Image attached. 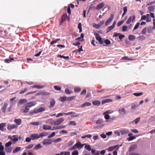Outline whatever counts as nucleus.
Instances as JSON below:
<instances>
[{"mask_svg":"<svg viewBox=\"0 0 155 155\" xmlns=\"http://www.w3.org/2000/svg\"><path fill=\"white\" fill-rule=\"evenodd\" d=\"M114 27L112 25L109 26V27H108L107 32H108L110 31L112 29H113L114 28Z\"/></svg>","mask_w":155,"mask_h":155,"instance_id":"603ef678","label":"nucleus"},{"mask_svg":"<svg viewBox=\"0 0 155 155\" xmlns=\"http://www.w3.org/2000/svg\"><path fill=\"white\" fill-rule=\"evenodd\" d=\"M74 143V142L72 141H69L68 144V147H70Z\"/></svg>","mask_w":155,"mask_h":155,"instance_id":"338daca9","label":"nucleus"},{"mask_svg":"<svg viewBox=\"0 0 155 155\" xmlns=\"http://www.w3.org/2000/svg\"><path fill=\"white\" fill-rule=\"evenodd\" d=\"M77 147L76 146V145H75V144L73 146L69 148V150H71L75 149Z\"/></svg>","mask_w":155,"mask_h":155,"instance_id":"052dcab7","label":"nucleus"},{"mask_svg":"<svg viewBox=\"0 0 155 155\" xmlns=\"http://www.w3.org/2000/svg\"><path fill=\"white\" fill-rule=\"evenodd\" d=\"M92 104L94 105L99 106L101 104V102L97 100H95L92 102Z\"/></svg>","mask_w":155,"mask_h":155,"instance_id":"f3484780","label":"nucleus"},{"mask_svg":"<svg viewBox=\"0 0 155 155\" xmlns=\"http://www.w3.org/2000/svg\"><path fill=\"white\" fill-rule=\"evenodd\" d=\"M6 123H2L0 124V130L2 131L4 130V127L6 125Z\"/></svg>","mask_w":155,"mask_h":155,"instance_id":"a211bd4d","label":"nucleus"},{"mask_svg":"<svg viewBox=\"0 0 155 155\" xmlns=\"http://www.w3.org/2000/svg\"><path fill=\"white\" fill-rule=\"evenodd\" d=\"M124 22V20H122L118 22L117 24V26H120Z\"/></svg>","mask_w":155,"mask_h":155,"instance_id":"680f3d73","label":"nucleus"},{"mask_svg":"<svg viewBox=\"0 0 155 155\" xmlns=\"http://www.w3.org/2000/svg\"><path fill=\"white\" fill-rule=\"evenodd\" d=\"M30 137L31 140H35L39 138V135L37 134H33L30 136Z\"/></svg>","mask_w":155,"mask_h":155,"instance_id":"4468645a","label":"nucleus"},{"mask_svg":"<svg viewBox=\"0 0 155 155\" xmlns=\"http://www.w3.org/2000/svg\"><path fill=\"white\" fill-rule=\"evenodd\" d=\"M143 94L142 92L140 93H134L133 94V95L136 96L138 97L141 96Z\"/></svg>","mask_w":155,"mask_h":155,"instance_id":"f704fd0d","label":"nucleus"},{"mask_svg":"<svg viewBox=\"0 0 155 155\" xmlns=\"http://www.w3.org/2000/svg\"><path fill=\"white\" fill-rule=\"evenodd\" d=\"M35 104V102H31L26 104L25 105L27 107H28L29 108L31 107L34 106Z\"/></svg>","mask_w":155,"mask_h":155,"instance_id":"1a4fd4ad","label":"nucleus"},{"mask_svg":"<svg viewBox=\"0 0 155 155\" xmlns=\"http://www.w3.org/2000/svg\"><path fill=\"white\" fill-rule=\"evenodd\" d=\"M104 3L103 2H102L98 4L96 8V9L97 10H100L104 6Z\"/></svg>","mask_w":155,"mask_h":155,"instance_id":"ddd939ff","label":"nucleus"},{"mask_svg":"<svg viewBox=\"0 0 155 155\" xmlns=\"http://www.w3.org/2000/svg\"><path fill=\"white\" fill-rule=\"evenodd\" d=\"M58 57H60L61 58H64V59L68 60L69 59V58L68 56H65L63 55H58Z\"/></svg>","mask_w":155,"mask_h":155,"instance_id":"4c0bfd02","label":"nucleus"},{"mask_svg":"<svg viewBox=\"0 0 155 155\" xmlns=\"http://www.w3.org/2000/svg\"><path fill=\"white\" fill-rule=\"evenodd\" d=\"M69 125H72L73 126H75L77 125V124L75 123L74 121H70L69 122Z\"/></svg>","mask_w":155,"mask_h":155,"instance_id":"a19ab883","label":"nucleus"},{"mask_svg":"<svg viewBox=\"0 0 155 155\" xmlns=\"http://www.w3.org/2000/svg\"><path fill=\"white\" fill-rule=\"evenodd\" d=\"M67 100V97L65 96L60 97L59 99V100L61 102H63Z\"/></svg>","mask_w":155,"mask_h":155,"instance_id":"6ab92c4d","label":"nucleus"},{"mask_svg":"<svg viewBox=\"0 0 155 155\" xmlns=\"http://www.w3.org/2000/svg\"><path fill=\"white\" fill-rule=\"evenodd\" d=\"M91 103L89 102H85L82 104L81 106L79 107L84 108L86 106H91Z\"/></svg>","mask_w":155,"mask_h":155,"instance_id":"9b49d317","label":"nucleus"},{"mask_svg":"<svg viewBox=\"0 0 155 155\" xmlns=\"http://www.w3.org/2000/svg\"><path fill=\"white\" fill-rule=\"evenodd\" d=\"M136 138V137L135 136H131L129 138H127V139L129 141H130L134 139H135Z\"/></svg>","mask_w":155,"mask_h":155,"instance_id":"37998d69","label":"nucleus"},{"mask_svg":"<svg viewBox=\"0 0 155 155\" xmlns=\"http://www.w3.org/2000/svg\"><path fill=\"white\" fill-rule=\"evenodd\" d=\"M104 42L107 45H110L111 43L110 41L108 39H106Z\"/></svg>","mask_w":155,"mask_h":155,"instance_id":"09e8293b","label":"nucleus"},{"mask_svg":"<svg viewBox=\"0 0 155 155\" xmlns=\"http://www.w3.org/2000/svg\"><path fill=\"white\" fill-rule=\"evenodd\" d=\"M76 96H72L70 97H68L67 98V100L69 101L73 100L75 99Z\"/></svg>","mask_w":155,"mask_h":155,"instance_id":"473e14b6","label":"nucleus"},{"mask_svg":"<svg viewBox=\"0 0 155 155\" xmlns=\"http://www.w3.org/2000/svg\"><path fill=\"white\" fill-rule=\"evenodd\" d=\"M14 60V58H10V59H6L4 61L5 62L9 63L11 62L12 61H13Z\"/></svg>","mask_w":155,"mask_h":155,"instance_id":"412c9836","label":"nucleus"},{"mask_svg":"<svg viewBox=\"0 0 155 155\" xmlns=\"http://www.w3.org/2000/svg\"><path fill=\"white\" fill-rule=\"evenodd\" d=\"M78 28H79V32H81L82 31L81 24V23H79L78 25Z\"/></svg>","mask_w":155,"mask_h":155,"instance_id":"e433bc0d","label":"nucleus"},{"mask_svg":"<svg viewBox=\"0 0 155 155\" xmlns=\"http://www.w3.org/2000/svg\"><path fill=\"white\" fill-rule=\"evenodd\" d=\"M150 14H147L146 15L147 20L146 21L147 22H149L151 21V19L149 18Z\"/></svg>","mask_w":155,"mask_h":155,"instance_id":"2f4dec72","label":"nucleus"},{"mask_svg":"<svg viewBox=\"0 0 155 155\" xmlns=\"http://www.w3.org/2000/svg\"><path fill=\"white\" fill-rule=\"evenodd\" d=\"M122 146V144H120V145H118V144H117V145L114 146V149H116L117 150H118V149H119V148L121 147Z\"/></svg>","mask_w":155,"mask_h":155,"instance_id":"6e6d98bb","label":"nucleus"},{"mask_svg":"<svg viewBox=\"0 0 155 155\" xmlns=\"http://www.w3.org/2000/svg\"><path fill=\"white\" fill-rule=\"evenodd\" d=\"M14 122L16 124L17 126L21 124V120L20 119H16L14 120Z\"/></svg>","mask_w":155,"mask_h":155,"instance_id":"dca6fc26","label":"nucleus"},{"mask_svg":"<svg viewBox=\"0 0 155 155\" xmlns=\"http://www.w3.org/2000/svg\"><path fill=\"white\" fill-rule=\"evenodd\" d=\"M139 106V105L138 104H134V105H132L131 109H135L137 107Z\"/></svg>","mask_w":155,"mask_h":155,"instance_id":"58836bf2","label":"nucleus"},{"mask_svg":"<svg viewBox=\"0 0 155 155\" xmlns=\"http://www.w3.org/2000/svg\"><path fill=\"white\" fill-rule=\"evenodd\" d=\"M53 142V140L50 139H46L43 140V144L47 145L51 144Z\"/></svg>","mask_w":155,"mask_h":155,"instance_id":"f03ea898","label":"nucleus"},{"mask_svg":"<svg viewBox=\"0 0 155 155\" xmlns=\"http://www.w3.org/2000/svg\"><path fill=\"white\" fill-rule=\"evenodd\" d=\"M85 145V148L88 151H90L91 150V146L90 145L88 144H84Z\"/></svg>","mask_w":155,"mask_h":155,"instance_id":"393cba45","label":"nucleus"},{"mask_svg":"<svg viewBox=\"0 0 155 155\" xmlns=\"http://www.w3.org/2000/svg\"><path fill=\"white\" fill-rule=\"evenodd\" d=\"M28 90L27 88H25L22 90L19 93L20 94H22L24 93L25 92H26Z\"/></svg>","mask_w":155,"mask_h":155,"instance_id":"4d7b16f0","label":"nucleus"},{"mask_svg":"<svg viewBox=\"0 0 155 155\" xmlns=\"http://www.w3.org/2000/svg\"><path fill=\"white\" fill-rule=\"evenodd\" d=\"M84 144H85V143L82 144L80 142H78L75 144V145L77 148L81 149L83 147Z\"/></svg>","mask_w":155,"mask_h":155,"instance_id":"f8f14e48","label":"nucleus"},{"mask_svg":"<svg viewBox=\"0 0 155 155\" xmlns=\"http://www.w3.org/2000/svg\"><path fill=\"white\" fill-rule=\"evenodd\" d=\"M43 129L45 130H51V127L49 125H44L43 126Z\"/></svg>","mask_w":155,"mask_h":155,"instance_id":"4be33fe9","label":"nucleus"},{"mask_svg":"<svg viewBox=\"0 0 155 155\" xmlns=\"http://www.w3.org/2000/svg\"><path fill=\"white\" fill-rule=\"evenodd\" d=\"M120 132L122 135H124L128 133L129 132V130L128 129H122L120 130Z\"/></svg>","mask_w":155,"mask_h":155,"instance_id":"9d476101","label":"nucleus"},{"mask_svg":"<svg viewBox=\"0 0 155 155\" xmlns=\"http://www.w3.org/2000/svg\"><path fill=\"white\" fill-rule=\"evenodd\" d=\"M104 118L106 120H108L110 118V116L108 114H105L104 115Z\"/></svg>","mask_w":155,"mask_h":155,"instance_id":"e2e57ef3","label":"nucleus"},{"mask_svg":"<svg viewBox=\"0 0 155 155\" xmlns=\"http://www.w3.org/2000/svg\"><path fill=\"white\" fill-rule=\"evenodd\" d=\"M8 106L7 104V103H4L3 107L2 108V112L5 113L6 112V110L7 108V106Z\"/></svg>","mask_w":155,"mask_h":155,"instance_id":"2eb2a0df","label":"nucleus"},{"mask_svg":"<svg viewBox=\"0 0 155 155\" xmlns=\"http://www.w3.org/2000/svg\"><path fill=\"white\" fill-rule=\"evenodd\" d=\"M94 35L95 36L96 39L98 41L99 43L101 45L103 44V41L100 35L96 33H94Z\"/></svg>","mask_w":155,"mask_h":155,"instance_id":"f257e3e1","label":"nucleus"},{"mask_svg":"<svg viewBox=\"0 0 155 155\" xmlns=\"http://www.w3.org/2000/svg\"><path fill=\"white\" fill-rule=\"evenodd\" d=\"M45 109L44 107H39V112H42L44 111L45 110Z\"/></svg>","mask_w":155,"mask_h":155,"instance_id":"69168bd1","label":"nucleus"},{"mask_svg":"<svg viewBox=\"0 0 155 155\" xmlns=\"http://www.w3.org/2000/svg\"><path fill=\"white\" fill-rule=\"evenodd\" d=\"M64 120V118H60L55 121V125H58L60 124Z\"/></svg>","mask_w":155,"mask_h":155,"instance_id":"7ed1b4c3","label":"nucleus"},{"mask_svg":"<svg viewBox=\"0 0 155 155\" xmlns=\"http://www.w3.org/2000/svg\"><path fill=\"white\" fill-rule=\"evenodd\" d=\"M140 118L138 117L135 120H134L133 122H134L135 124H137L138 122H139L140 121Z\"/></svg>","mask_w":155,"mask_h":155,"instance_id":"a18cd8bd","label":"nucleus"},{"mask_svg":"<svg viewBox=\"0 0 155 155\" xmlns=\"http://www.w3.org/2000/svg\"><path fill=\"white\" fill-rule=\"evenodd\" d=\"M112 99H106L103 100L102 101L101 103L102 104H104L105 103H108L112 102Z\"/></svg>","mask_w":155,"mask_h":155,"instance_id":"aec40b11","label":"nucleus"},{"mask_svg":"<svg viewBox=\"0 0 155 155\" xmlns=\"http://www.w3.org/2000/svg\"><path fill=\"white\" fill-rule=\"evenodd\" d=\"M29 110V109L28 107H27L25 105V108L23 110V112L25 113H27L28 112Z\"/></svg>","mask_w":155,"mask_h":155,"instance_id":"3c124183","label":"nucleus"},{"mask_svg":"<svg viewBox=\"0 0 155 155\" xmlns=\"http://www.w3.org/2000/svg\"><path fill=\"white\" fill-rule=\"evenodd\" d=\"M78 152L77 150H74L73 151L71 155H78Z\"/></svg>","mask_w":155,"mask_h":155,"instance_id":"5fc2aeb1","label":"nucleus"},{"mask_svg":"<svg viewBox=\"0 0 155 155\" xmlns=\"http://www.w3.org/2000/svg\"><path fill=\"white\" fill-rule=\"evenodd\" d=\"M75 113H76L75 112H72V111L70 112H69L67 113H64V114L66 115H70L73 114H75Z\"/></svg>","mask_w":155,"mask_h":155,"instance_id":"de8ad7c7","label":"nucleus"},{"mask_svg":"<svg viewBox=\"0 0 155 155\" xmlns=\"http://www.w3.org/2000/svg\"><path fill=\"white\" fill-rule=\"evenodd\" d=\"M48 135L46 132H43L39 134V138H41L43 137L47 136Z\"/></svg>","mask_w":155,"mask_h":155,"instance_id":"a878e982","label":"nucleus"},{"mask_svg":"<svg viewBox=\"0 0 155 155\" xmlns=\"http://www.w3.org/2000/svg\"><path fill=\"white\" fill-rule=\"evenodd\" d=\"M55 135V132H52L51 134L49 135L48 137V138H51L52 137L54 136Z\"/></svg>","mask_w":155,"mask_h":155,"instance_id":"8fccbe9b","label":"nucleus"},{"mask_svg":"<svg viewBox=\"0 0 155 155\" xmlns=\"http://www.w3.org/2000/svg\"><path fill=\"white\" fill-rule=\"evenodd\" d=\"M119 113L120 115H125L127 113L126 110L124 108H120L119 109Z\"/></svg>","mask_w":155,"mask_h":155,"instance_id":"20e7f679","label":"nucleus"},{"mask_svg":"<svg viewBox=\"0 0 155 155\" xmlns=\"http://www.w3.org/2000/svg\"><path fill=\"white\" fill-rule=\"evenodd\" d=\"M93 26L95 28L98 29L99 28L101 27L99 24H94L93 25Z\"/></svg>","mask_w":155,"mask_h":155,"instance_id":"79ce46f5","label":"nucleus"},{"mask_svg":"<svg viewBox=\"0 0 155 155\" xmlns=\"http://www.w3.org/2000/svg\"><path fill=\"white\" fill-rule=\"evenodd\" d=\"M5 149L6 152L9 153L11 152L12 151V147H8L7 148H5Z\"/></svg>","mask_w":155,"mask_h":155,"instance_id":"b1692460","label":"nucleus"},{"mask_svg":"<svg viewBox=\"0 0 155 155\" xmlns=\"http://www.w3.org/2000/svg\"><path fill=\"white\" fill-rule=\"evenodd\" d=\"M104 122V120L102 119H99L97 120L96 121V123L97 124H101Z\"/></svg>","mask_w":155,"mask_h":155,"instance_id":"72a5a7b5","label":"nucleus"},{"mask_svg":"<svg viewBox=\"0 0 155 155\" xmlns=\"http://www.w3.org/2000/svg\"><path fill=\"white\" fill-rule=\"evenodd\" d=\"M114 17V15L113 14H111L110 16L109 17L107 20L106 21L105 23V25H107L109 23L112 21Z\"/></svg>","mask_w":155,"mask_h":155,"instance_id":"39448f33","label":"nucleus"},{"mask_svg":"<svg viewBox=\"0 0 155 155\" xmlns=\"http://www.w3.org/2000/svg\"><path fill=\"white\" fill-rule=\"evenodd\" d=\"M12 144V142L11 141H9L6 143L5 144V147H9Z\"/></svg>","mask_w":155,"mask_h":155,"instance_id":"c03bdc74","label":"nucleus"},{"mask_svg":"<svg viewBox=\"0 0 155 155\" xmlns=\"http://www.w3.org/2000/svg\"><path fill=\"white\" fill-rule=\"evenodd\" d=\"M67 18V15L64 14V15L61 18V21L64 22V21Z\"/></svg>","mask_w":155,"mask_h":155,"instance_id":"c9c22d12","label":"nucleus"},{"mask_svg":"<svg viewBox=\"0 0 155 155\" xmlns=\"http://www.w3.org/2000/svg\"><path fill=\"white\" fill-rule=\"evenodd\" d=\"M18 126L15 124H11L8 125L7 129L8 130H12L18 127Z\"/></svg>","mask_w":155,"mask_h":155,"instance_id":"6e6552de","label":"nucleus"},{"mask_svg":"<svg viewBox=\"0 0 155 155\" xmlns=\"http://www.w3.org/2000/svg\"><path fill=\"white\" fill-rule=\"evenodd\" d=\"M135 19V15H133L132 16H130L129 18L126 22L127 24H129L131 21L133 22Z\"/></svg>","mask_w":155,"mask_h":155,"instance_id":"423d86ee","label":"nucleus"},{"mask_svg":"<svg viewBox=\"0 0 155 155\" xmlns=\"http://www.w3.org/2000/svg\"><path fill=\"white\" fill-rule=\"evenodd\" d=\"M27 101L26 99H22L20 100L19 102L18 103L20 104H23L24 103H25L27 102Z\"/></svg>","mask_w":155,"mask_h":155,"instance_id":"cd10ccee","label":"nucleus"},{"mask_svg":"<svg viewBox=\"0 0 155 155\" xmlns=\"http://www.w3.org/2000/svg\"><path fill=\"white\" fill-rule=\"evenodd\" d=\"M140 23L139 22H137L135 26L133 29V31L137 29L139 27Z\"/></svg>","mask_w":155,"mask_h":155,"instance_id":"ea45409f","label":"nucleus"},{"mask_svg":"<svg viewBox=\"0 0 155 155\" xmlns=\"http://www.w3.org/2000/svg\"><path fill=\"white\" fill-rule=\"evenodd\" d=\"M61 138H58L57 139L54 140L53 141V142H54L55 143H57L59 141H61Z\"/></svg>","mask_w":155,"mask_h":155,"instance_id":"13d9d810","label":"nucleus"},{"mask_svg":"<svg viewBox=\"0 0 155 155\" xmlns=\"http://www.w3.org/2000/svg\"><path fill=\"white\" fill-rule=\"evenodd\" d=\"M54 88L57 91H60L61 90V88L60 87L56 85L54 86Z\"/></svg>","mask_w":155,"mask_h":155,"instance_id":"49530a36","label":"nucleus"},{"mask_svg":"<svg viewBox=\"0 0 155 155\" xmlns=\"http://www.w3.org/2000/svg\"><path fill=\"white\" fill-rule=\"evenodd\" d=\"M136 38V36L134 35H129L128 39L130 41H133Z\"/></svg>","mask_w":155,"mask_h":155,"instance_id":"bb28decb","label":"nucleus"},{"mask_svg":"<svg viewBox=\"0 0 155 155\" xmlns=\"http://www.w3.org/2000/svg\"><path fill=\"white\" fill-rule=\"evenodd\" d=\"M124 37H125V35H120V34L119 35V38L120 40H121Z\"/></svg>","mask_w":155,"mask_h":155,"instance_id":"774afa93","label":"nucleus"},{"mask_svg":"<svg viewBox=\"0 0 155 155\" xmlns=\"http://www.w3.org/2000/svg\"><path fill=\"white\" fill-rule=\"evenodd\" d=\"M81 91V88L79 87H77L76 88H75L74 89V91L75 92H79Z\"/></svg>","mask_w":155,"mask_h":155,"instance_id":"bf43d9fd","label":"nucleus"},{"mask_svg":"<svg viewBox=\"0 0 155 155\" xmlns=\"http://www.w3.org/2000/svg\"><path fill=\"white\" fill-rule=\"evenodd\" d=\"M50 105L48 106V107L49 108H51L54 106L55 101L54 99L52 98L50 99Z\"/></svg>","mask_w":155,"mask_h":155,"instance_id":"0eeeda50","label":"nucleus"},{"mask_svg":"<svg viewBox=\"0 0 155 155\" xmlns=\"http://www.w3.org/2000/svg\"><path fill=\"white\" fill-rule=\"evenodd\" d=\"M21 150V147H17L16 148L13 150V152L14 153H15L17 152H18L19 151Z\"/></svg>","mask_w":155,"mask_h":155,"instance_id":"c756f323","label":"nucleus"},{"mask_svg":"<svg viewBox=\"0 0 155 155\" xmlns=\"http://www.w3.org/2000/svg\"><path fill=\"white\" fill-rule=\"evenodd\" d=\"M60 38H58L56 39L55 40L52 41L50 43L51 45H52L55 43H56L58 41L60 40Z\"/></svg>","mask_w":155,"mask_h":155,"instance_id":"864d4df0","label":"nucleus"},{"mask_svg":"<svg viewBox=\"0 0 155 155\" xmlns=\"http://www.w3.org/2000/svg\"><path fill=\"white\" fill-rule=\"evenodd\" d=\"M33 144H30L28 145L27 146L25 147V148L28 149L32 148L33 147Z\"/></svg>","mask_w":155,"mask_h":155,"instance_id":"0e129e2a","label":"nucleus"},{"mask_svg":"<svg viewBox=\"0 0 155 155\" xmlns=\"http://www.w3.org/2000/svg\"><path fill=\"white\" fill-rule=\"evenodd\" d=\"M155 9V6L154 5H151L148 8V10L151 12H153Z\"/></svg>","mask_w":155,"mask_h":155,"instance_id":"5701e85b","label":"nucleus"},{"mask_svg":"<svg viewBox=\"0 0 155 155\" xmlns=\"http://www.w3.org/2000/svg\"><path fill=\"white\" fill-rule=\"evenodd\" d=\"M113 112V111L112 110H107V111H105V112H104L103 113V114L104 115H105V114H111Z\"/></svg>","mask_w":155,"mask_h":155,"instance_id":"7c9ffc66","label":"nucleus"},{"mask_svg":"<svg viewBox=\"0 0 155 155\" xmlns=\"http://www.w3.org/2000/svg\"><path fill=\"white\" fill-rule=\"evenodd\" d=\"M50 94L49 93L47 92L40 91L39 92V95H49Z\"/></svg>","mask_w":155,"mask_h":155,"instance_id":"c85d7f7f","label":"nucleus"}]
</instances>
